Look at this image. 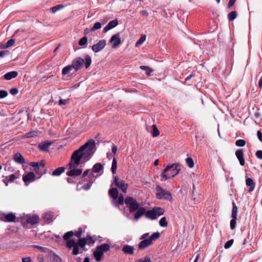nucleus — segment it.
Here are the masks:
<instances>
[{
  "mask_svg": "<svg viewBox=\"0 0 262 262\" xmlns=\"http://www.w3.org/2000/svg\"><path fill=\"white\" fill-rule=\"evenodd\" d=\"M38 132L37 131H32L26 133L25 135L26 138H29L34 137L37 136Z\"/></svg>",
  "mask_w": 262,
  "mask_h": 262,
  "instance_id": "obj_42",
  "label": "nucleus"
},
{
  "mask_svg": "<svg viewBox=\"0 0 262 262\" xmlns=\"http://www.w3.org/2000/svg\"><path fill=\"white\" fill-rule=\"evenodd\" d=\"M76 244L83 251H87V249H85V246L87 244V240H86L85 237H83V238H79L78 239V241L76 242Z\"/></svg>",
  "mask_w": 262,
  "mask_h": 262,
  "instance_id": "obj_25",
  "label": "nucleus"
},
{
  "mask_svg": "<svg viewBox=\"0 0 262 262\" xmlns=\"http://www.w3.org/2000/svg\"><path fill=\"white\" fill-rule=\"evenodd\" d=\"M186 162L190 168H192L194 166V162L191 157L187 158L186 159Z\"/></svg>",
  "mask_w": 262,
  "mask_h": 262,
  "instance_id": "obj_43",
  "label": "nucleus"
},
{
  "mask_svg": "<svg viewBox=\"0 0 262 262\" xmlns=\"http://www.w3.org/2000/svg\"><path fill=\"white\" fill-rule=\"evenodd\" d=\"M35 174L33 172L30 171L26 175L23 176V180L26 186L35 180Z\"/></svg>",
  "mask_w": 262,
  "mask_h": 262,
  "instance_id": "obj_13",
  "label": "nucleus"
},
{
  "mask_svg": "<svg viewBox=\"0 0 262 262\" xmlns=\"http://www.w3.org/2000/svg\"><path fill=\"white\" fill-rule=\"evenodd\" d=\"M165 210L160 207H155L151 210L146 211V218L151 220H156L159 216L164 214Z\"/></svg>",
  "mask_w": 262,
  "mask_h": 262,
  "instance_id": "obj_5",
  "label": "nucleus"
},
{
  "mask_svg": "<svg viewBox=\"0 0 262 262\" xmlns=\"http://www.w3.org/2000/svg\"><path fill=\"white\" fill-rule=\"evenodd\" d=\"M88 42V38L86 36L82 37L79 41V45L80 46H84Z\"/></svg>",
  "mask_w": 262,
  "mask_h": 262,
  "instance_id": "obj_46",
  "label": "nucleus"
},
{
  "mask_svg": "<svg viewBox=\"0 0 262 262\" xmlns=\"http://www.w3.org/2000/svg\"><path fill=\"white\" fill-rule=\"evenodd\" d=\"M146 39L145 35L142 36L136 43V47H138L142 44Z\"/></svg>",
  "mask_w": 262,
  "mask_h": 262,
  "instance_id": "obj_45",
  "label": "nucleus"
},
{
  "mask_svg": "<svg viewBox=\"0 0 262 262\" xmlns=\"http://www.w3.org/2000/svg\"><path fill=\"white\" fill-rule=\"evenodd\" d=\"M22 262H32L30 257H27L22 258Z\"/></svg>",
  "mask_w": 262,
  "mask_h": 262,
  "instance_id": "obj_64",
  "label": "nucleus"
},
{
  "mask_svg": "<svg viewBox=\"0 0 262 262\" xmlns=\"http://www.w3.org/2000/svg\"><path fill=\"white\" fill-rule=\"evenodd\" d=\"M13 160L18 164H24L25 163V159L19 152H17L14 154Z\"/></svg>",
  "mask_w": 262,
  "mask_h": 262,
  "instance_id": "obj_20",
  "label": "nucleus"
},
{
  "mask_svg": "<svg viewBox=\"0 0 262 262\" xmlns=\"http://www.w3.org/2000/svg\"><path fill=\"white\" fill-rule=\"evenodd\" d=\"M246 141L243 139H238L235 141V144L238 147H243L246 145Z\"/></svg>",
  "mask_w": 262,
  "mask_h": 262,
  "instance_id": "obj_40",
  "label": "nucleus"
},
{
  "mask_svg": "<svg viewBox=\"0 0 262 262\" xmlns=\"http://www.w3.org/2000/svg\"><path fill=\"white\" fill-rule=\"evenodd\" d=\"M82 234V229L81 227L78 228V230L77 231L75 232L74 233V235L79 238H81V236Z\"/></svg>",
  "mask_w": 262,
  "mask_h": 262,
  "instance_id": "obj_52",
  "label": "nucleus"
},
{
  "mask_svg": "<svg viewBox=\"0 0 262 262\" xmlns=\"http://www.w3.org/2000/svg\"><path fill=\"white\" fill-rule=\"evenodd\" d=\"M234 240L233 239H230L227 241L224 245V248L226 249H229L233 244Z\"/></svg>",
  "mask_w": 262,
  "mask_h": 262,
  "instance_id": "obj_50",
  "label": "nucleus"
},
{
  "mask_svg": "<svg viewBox=\"0 0 262 262\" xmlns=\"http://www.w3.org/2000/svg\"><path fill=\"white\" fill-rule=\"evenodd\" d=\"M64 170L65 168L64 167H59L52 172V175L53 176H59L64 171Z\"/></svg>",
  "mask_w": 262,
  "mask_h": 262,
  "instance_id": "obj_29",
  "label": "nucleus"
},
{
  "mask_svg": "<svg viewBox=\"0 0 262 262\" xmlns=\"http://www.w3.org/2000/svg\"><path fill=\"white\" fill-rule=\"evenodd\" d=\"M15 42V39H9L6 43V47H10L13 45V44Z\"/></svg>",
  "mask_w": 262,
  "mask_h": 262,
  "instance_id": "obj_54",
  "label": "nucleus"
},
{
  "mask_svg": "<svg viewBox=\"0 0 262 262\" xmlns=\"http://www.w3.org/2000/svg\"><path fill=\"white\" fill-rule=\"evenodd\" d=\"M156 197L159 200H166L170 201L172 199V195L170 192L164 189L161 188L159 185L156 187Z\"/></svg>",
  "mask_w": 262,
  "mask_h": 262,
  "instance_id": "obj_7",
  "label": "nucleus"
},
{
  "mask_svg": "<svg viewBox=\"0 0 262 262\" xmlns=\"http://www.w3.org/2000/svg\"><path fill=\"white\" fill-rule=\"evenodd\" d=\"M237 16V12L235 11H231L228 14V18L229 20H233Z\"/></svg>",
  "mask_w": 262,
  "mask_h": 262,
  "instance_id": "obj_38",
  "label": "nucleus"
},
{
  "mask_svg": "<svg viewBox=\"0 0 262 262\" xmlns=\"http://www.w3.org/2000/svg\"><path fill=\"white\" fill-rule=\"evenodd\" d=\"M110 250V246L108 244H103L97 246L93 252V255L97 261H100L103 256L104 253Z\"/></svg>",
  "mask_w": 262,
  "mask_h": 262,
  "instance_id": "obj_4",
  "label": "nucleus"
},
{
  "mask_svg": "<svg viewBox=\"0 0 262 262\" xmlns=\"http://www.w3.org/2000/svg\"><path fill=\"white\" fill-rule=\"evenodd\" d=\"M37 260L38 262H44V257L42 255H39L37 256Z\"/></svg>",
  "mask_w": 262,
  "mask_h": 262,
  "instance_id": "obj_62",
  "label": "nucleus"
},
{
  "mask_svg": "<svg viewBox=\"0 0 262 262\" xmlns=\"http://www.w3.org/2000/svg\"><path fill=\"white\" fill-rule=\"evenodd\" d=\"M117 168V161L115 158H113L111 167V171L113 174H115L116 173V170Z\"/></svg>",
  "mask_w": 262,
  "mask_h": 262,
  "instance_id": "obj_33",
  "label": "nucleus"
},
{
  "mask_svg": "<svg viewBox=\"0 0 262 262\" xmlns=\"http://www.w3.org/2000/svg\"><path fill=\"white\" fill-rule=\"evenodd\" d=\"M117 202H115V204L116 206H118V205H123L124 203V200L122 194H120L118 197Z\"/></svg>",
  "mask_w": 262,
  "mask_h": 262,
  "instance_id": "obj_41",
  "label": "nucleus"
},
{
  "mask_svg": "<svg viewBox=\"0 0 262 262\" xmlns=\"http://www.w3.org/2000/svg\"><path fill=\"white\" fill-rule=\"evenodd\" d=\"M246 184L247 186H249L248 192L251 193L254 189L255 186V183L250 178H247L246 179Z\"/></svg>",
  "mask_w": 262,
  "mask_h": 262,
  "instance_id": "obj_19",
  "label": "nucleus"
},
{
  "mask_svg": "<svg viewBox=\"0 0 262 262\" xmlns=\"http://www.w3.org/2000/svg\"><path fill=\"white\" fill-rule=\"evenodd\" d=\"M110 42H113L112 45L113 48H116L119 45H120L121 39L120 37V33H118L113 35L110 40Z\"/></svg>",
  "mask_w": 262,
  "mask_h": 262,
  "instance_id": "obj_15",
  "label": "nucleus"
},
{
  "mask_svg": "<svg viewBox=\"0 0 262 262\" xmlns=\"http://www.w3.org/2000/svg\"><path fill=\"white\" fill-rule=\"evenodd\" d=\"M232 211H231V217L232 218H237L238 208L234 202H232Z\"/></svg>",
  "mask_w": 262,
  "mask_h": 262,
  "instance_id": "obj_30",
  "label": "nucleus"
},
{
  "mask_svg": "<svg viewBox=\"0 0 262 262\" xmlns=\"http://www.w3.org/2000/svg\"><path fill=\"white\" fill-rule=\"evenodd\" d=\"M62 7H63L62 5H56L51 8V12L53 13H54L56 12L57 11H58L59 10H60Z\"/></svg>",
  "mask_w": 262,
  "mask_h": 262,
  "instance_id": "obj_51",
  "label": "nucleus"
},
{
  "mask_svg": "<svg viewBox=\"0 0 262 262\" xmlns=\"http://www.w3.org/2000/svg\"><path fill=\"white\" fill-rule=\"evenodd\" d=\"M237 218H232L230 221V227L231 230H233L236 228Z\"/></svg>",
  "mask_w": 262,
  "mask_h": 262,
  "instance_id": "obj_44",
  "label": "nucleus"
},
{
  "mask_svg": "<svg viewBox=\"0 0 262 262\" xmlns=\"http://www.w3.org/2000/svg\"><path fill=\"white\" fill-rule=\"evenodd\" d=\"M124 203L128 207L130 213L135 212L140 206L137 200L132 196H127L124 200Z\"/></svg>",
  "mask_w": 262,
  "mask_h": 262,
  "instance_id": "obj_8",
  "label": "nucleus"
},
{
  "mask_svg": "<svg viewBox=\"0 0 262 262\" xmlns=\"http://www.w3.org/2000/svg\"><path fill=\"white\" fill-rule=\"evenodd\" d=\"M8 95V93L5 90H0V98H4Z\"/></svg>",
  "mask_w": 262,
  "mask_h": 262,
  "instance_id": "obj_56",
  "label": "nucleus"
},
{
  "mask_svg": "<svg viewBox=\"0 0 262 262\" xmlns=\"http://www.w3.org/2000/svg\"><path fill=\"white\" fill-rule=\"evenodd\" d=\"M118 25V20L115 19L108 23V24L104 28L103 32L105 33L108 30L115 28Z\"/></svg>",
  "mask_w": 262,
  "mask_h": 262,
  "instance_id": "obj_18",
  "label": "nucleus"
},
{
  "mask_svg": "<svg viewBox=\"0 0 262 262\" xmlns=\"http://www.w3.org/2000/svg\"><path fill=\"white\" fill-rule=\"evenodd\" d=\"M39 218L38 216L36 215H33L32 216H29L27 217L26 222L31 224V225H33L36 223L39 222Z\"/></svg>",
  "mask_w": 262,
  "mask_h": 262,
  "instance_id": "obj_21",
  "label": "nucleus"
},
{
  "mask_svg": "<svg viewBox=\"0 0 262 262\" xmlns=\"http://www.w3.org/2000/svg\"><path fill=\"white\" fill-rule=\"evenodd\" d=\"M52 143L50 142H43L39 144L38 147L41 151H48Z\"/></svg>",
  "mask_w": 262,
  "mask_h": 262,
  "instance_id": "obj_23",
  "label": "nucleus"
},
{
  "mask_svg": "<svg viewBox=\"0 0 262 262\" xmlns=\"http://www.w3.org/2000/svg\"><path fill=\"white\" fill-rule=\"evenodd\" d=\"M74 70L72 64L68 65L64 67L62 70V74L65 75L71 73V71Z\"/></svg>",
  "mask_w": 262,
  "mask_h": 262,
  "instance_id": "obj_31",
  "label": "nucleus"
},
{
  "mask_svg": "<svg viewBox=\"0 0 262 262\" xmlns=\"http://www.w3.org/2000/svg\"><path fill=\"white\" fill-rule=\"evenodd\" d=\"M236 1V0H229V3L228 4V8H231L234 5Z\"/></svg>",
  "mask_w": 262,
  "mask_h": 262,
  "instance_id": "obj_60",
  "label": "nucleus"
},
{
  "mask_svg": "<svg viewBox=\"0 0 262 262\" xmlns=\"http://www.w3.org/2000/svg\"><path fill=\"white\" fill-rule=\"evenodd\" d=\"M15 219L16 216L12 212H10L9 213L5 214L3 216L0 217L1 220L9 223L15 222Z\"/></svg>",
  "mask_w": 262,
  "mask_h": 262,
  "instance_id": "obj_16",
  "label": "nucleus"
},
{
  "mask_svg": "<svg viewBox=\"0 0 262 262\" xmlns=\"http://www.w3.org/2000/svg\"><path fill=\"white\" fill-rule=\"evenodd\" d=\"M106 46L105 40H100L96 44L94 45L91 48L92 51L95 53H98L103 50Z\"/></svg>",
  "mask_w": 262,
  "mask_h": 262,
  "instance_id": "obj_12",
  "label": "nucleus"
},
{
  "mask_svg": "<svg viewBox=\"0 0 262 262\" xmlns=\"http://www.w3.org/2000/svg\"><path fill=\"white\" fill-rule=\"evenodd\" d=\"M257 137L260 141H262V133L260 130H258L257 132Z\"/></svg>",
  "mask_w": 262,
  "mask_h": 262,
  "instance_id": "obj_63",
  "label": "nucleus"
},
{
  "mask_svg": "<svg viewBox=\"0 0 262 262\" xmlns=\"http://www.w3.org/2000/svg\"><path fill=\"white\" fill-rule=\"evenodd\" d=\"M160 226L162 227H166L168 225V222L166 217H162L159 221Z\"/></svg>",
  "mask_w": 262,
  "mask_h": 262,
  "instance_id": "obj_37",
  "label": "nucleus"
},
{
  "mask_svg": "<svg viewBox=\"0 0 262 262\" xmlns=\"http://www.w3.org/2000/svg\"><path fill=\"white\" fill-rule=\"evenodd\" d=\"M10 93L12 95H15L18 93V90L17 88H12L10 90Z\"/></svg>",
  "mask_w": 262,
  "mask_h": 262,
  "instance_id": "obj_58",
  "label": "nucleus"
},
{
  "mask_svg": "<svg viewBox=\"0 0 262 262\" xmlns=\"http://www.w3.org/2000/svg\"><path fill=\"white\" fill-rule=\"evenodd\" d=\"M133 246L125 245L122 247V252L126 254L133 255L134 254Z\"/></svg>",
  "mask_w": 262,
  "mask_h": 262,
  "instance_id": "obj_22",
  "label": "nucleus"
},
{
  "mask_svg": "<svg viewBox=\"0 0 262 262\" xmlns=\"http://www.w3.org/2000/svg\"><path fill=\"white\" fill-rule=\"evenodd\" d=\"M30 165L33 167L34 170L38 174L42 175L44 172L45 163L43 161L38 162H31Z\"/></svg>",
  "mask_w": 262,
  "mask_h": 262,
  "instance_id": "obj_10",
  "label": "nucleus"
},
{
  "mask_svg": "<svg viewBox=\"0 0 262 262\" xmlns=\"http://www.w3.org/2000/svg\"><path fill=\"white\" fill-rule=\"evenodd\" d=\"M134 214V219L138 221L142 215L146 213V209L144 207H139L136 211Z\"/></svg>",
  "mask_w": 262,
  "mask_h": 262,
  "instance_id": "obj_17",
  "label": "nucleus"
},
{
  "mask_svg": "<svg viewBox=\"0 0 262 262\" xmlns=\"http://www.w3.org/2000/svg\"><path fill=\"white\" fill-rule=\"evenodd\" d=\"M92 63V59L90 55H86L84 60L81 57H77L73 60L72 62V67L75 72L78 71L84 64L86 69L90 67Z\"/></svg>",
  "mask_w": 262,
  "mask_h": 262,
  "instance_id": "obj_3",
  "label": "nucleus"
},
{
  "mask_svg": "<svg viewBox=\"0 0 262 262\" xmlns=\"http://www.w3.org/2000/svg\"><path fill=\"white\" fill-rule=\"evenodd\" d=\"M160 236V234L158 232L153 233L149 238L143 239L141 242H140L138 247L139 249L143 250L148 247L152 244L153 241L159 238Z\"/></svg>",
  "mask_w": 262,
  "mask_h": 262,
  "instance_id": "obj_6",
  "label": "nucleus"
},
{
  "mask_svg": "<svg viewBox=\"0 0 262 262\" xmlns=\"http://www.w3.org/2000/svg\"><path fill=\"white\" fill-rule=\"evenodd\" d=\"M140 68L145 71L147 76H150L151 75V72L153 71L150 68L145 66H141Z\"/></svg>",
  "mask_w": 262,
  "mask_h": 262,
  "instance_id": "obj_36",
  "label": "nucleus"
},
{
  "mask_svg": "<svg viewBox=\"0 0 262 262\" xmlns=\"http://www.w3.org/2000/svg\"><path fill=\"white\" fill-rule=\"evenodd\" d=\"M67 247L70 249L73 248L72 254L76 255L80 253L79 251L80 247L76 244L75 239H72L66 242Z\"/></svg>",
  "mask_w": 262,
  "mask_h": 262,
  "instance_id": "obj_9",
  "label": "nucleus"
},
{
  "mask_svg": "<svg viewBox=\"0 0 262 262\" xmlns=\"http://www.w3.org/2000/svg\"><path fill=\"white\" fill-rule=\"evenodd\" d=\"M67 181L69 184H75L77 181L76 177L72 176L67 178Z\"/></svg>",
  "mask_w": 262,
  "mask_h": 262,
  "instance_id": "obj_49",
  "label": "nucleus"
},
{
  "mask_svg": "<svg viewBox=\"0 0 262 262\" xmlns=\"http://www.w3.org/2000/svg\"><path fill=\"white\" fill-rule=\"evenodd\" d=\"M53 216L54 214L53 212H49L43 214V218L45 220L49 221L52 219Z\"/></svg>",
  "mask_w": 262,
  "mask_h": 262,
  "instance_id": "obj_35",
  "label": "nucleus"
},
{
  "mask_svg": "<svg viewBox=\"0 0 262 262\" xmlns=\"http://www.w3.org/2000/svg\"><path fill=\"white\" fill-rule=\"evenodd\" d=\"M136 262H151L150 257L146 256L137 260Z\"/></svg>",
  "mask_w": 262,
  "mask_h": 262,
  "instance_id": "obj_53",
  "label": "nucleus"
},
{
  "mask_svg": "<svg viewBox=\"0 0 262 262\" xmlns=\"http://www.w3.org/2000/svg\"><path fill=\"white\" fill-rule=\"evenodd\" d=\"M9 52L7 50H3L0 51V57H3L5 55H8Z\"/></svg>",
  "mask_w": 262,
  "mask_h": 262,
  "instance_id": "obj_59",
  "label": "nucleus"
},
{
  "mask_svg": "<svg viewBox=\"0 0 262 262\" xmlns=\"http://www.w3.org/2000/svg\"><path fill=\"white\" fill-rule=\"evenodd\" d=\"M103 169V166L100 163H96L93 167L92 170L94 172H99Z\"/></svg>",
  "mask_w": 262,
  "mask_h": 262,
  "instance_id": "obj_28",
  "label": "nucleus"
},
{
  "mask_svg": "<svg viewBox=\"0 0 262 262\" xmlns=\"http://www.w3.org/2000/svg\"><path fill=\"white\" fill-rule=\"evenodd\" d=\"M50 258L54 262H61L62 259L54 252H52L50 254Z\"/></svg>",
  "mask_w": 262,
  "mask_h": 262,
  "instance_id": "obj_32",
  "label": "nucleus"
},
{
  "mask_svg": "<svg viewBox=\"0 0 262 262\" xmlns=\"http://www.w3.org/2000/svg\"><path fill=\"white\" fill-rule=\"evenodd\" d=\"M101 26H102V25H101V24L100 23L97 22V23L94 24V25L93 26V27L91 29V31H94L95 30L99 29L101 28Z\"/></svg>",
  "mask_w": 262,
  "mask_h": 262,
  "instance_id": "obj_48",
  "label": "nucleus"
},
{
  "mask_svg": "<svg viewBox=\"0 0 262 262\" xmlns=\"http://www.w3.org/2000/svg\"><path fill=\"white\" fill-rule=\"evenodd\" d=\"M92 184V183H91V182L85 184L84 185H83L82 186V188L85 190H88L91 188Z\"/></svg>",
  "mask_w": 262,
  "mask_h": 262,
  "instance_id": "obj_55",
  "label": "nucleus"
},
{
  "mask_svg": "<svg viewBox=\"0 0 262 262\" xmlns=\"http://www.w3.org/2000/svg\"><path fill=\"white\" fill-rule=\"evenodd\" d=\"M255 156L258 159L262 160V150H257L255 153Z\"/></svg>",
  "mask_w": 262,
  "mask_h": 262,
  "instance_id": "obj_57",
  "label": "nucleus"
},
{
  "mask_svg": "<svg viewBox=\"0 0 262 262\" xmlns=\"http://www.w3.org/2000/svg\"><path fill=\"white\" fill-rule=\"evenodd\" d=\"M17 178L15 174H11V175L6 177L3 180L6 186L8 185L9 183H12Z\"/></svg>",
  "mask_w": 262,
  "mask_h": 262,
  "instance_id": "obj_24",
  "label": "nucleus"
},
{
  "mask_svg": "<svg viewBox=\"0 0 262 262\" xmlns=\"http://www.w3.org/2000/svg\"><path fill=\"white\" fill-rule=\"evenodd\" d=\"M259 110L257 109V111L254 113V117L257 119H259L260 117L261 116V114L259 112Z\"/></svg>",
  "mask_w": 262,
  "mask_h": 262,
  "instance_id": "obj_61",
  "label": "nucleus"
},
{
  "mask_svg": "<svg viewBox=\"0 0 262 262\" xmlns=\"http://www.w3.org/2000/svg\"><path fill=\"white\" fill-rule=\"evenodd\" d=\"M244 150L243 148L238 149L235 153L236 158L238 159L239 164L241 166H244L245 164V161L244 158Z\"/></svg>",
  "mask_w": 262,
  "mask_h": 262,
  "instance_id": "obj_14",
  "label": "nucleus"
},
{
  "mask_svg": "<svg viewBox=\"0 0 262 262\" xmlns=\"http://www.w3.org/2000/svg\"><path fill=\"white\" fill-rule=\"evenodd\" d=\"M108 194L114 200H116L118 197V191L116 188L110 189Z\"/></svg>",
  "mask_w": 262,
  "mask_h": 262,
  "instance_id": "obj_27",
  "label": "nucleus"
},
{
  "mask_svg": "<svg viewBox=\"0 0 262 262\" xmlns=\"http://www.w3.org/2000/svg\"><path fill=\"white\" fill-rule=\"evenodd\" d=\"M183 166L180 163H173L171 165H168L161 174V177L164 181L171 179L179 174Z\"/></svg>",
  "mask_w": 262,
  "mask_h": 262,
  "instance_id": "obj_2",
  "label": "nucleus"
},
{
  "mask_svg": "<svg viewBox=\"0 0 262 262\" xmlns=\"http://www.w3.org/2000/svg\"><path fill=\"white\" fill-rule=\"evenodd\" d=\"M160 134V132L158 130V128L156 127L155 125H153V131L152 133V136L154 137H157L159 136Z\"/></svg>",
  "mask_w": 262,
  "mask_h": 262,
  "instance_id": "obj_47",
  "label": "nucleus"
},
{
  "mask_svg": "<svg viewBox=\"0 0 262 262\" xmlns=\"http://www.w3.org/2000/svg\"><path fill=\"white\" fill-rule=\"evenodd\" d=\"M114 185L121 189L123 193H126L128 186V184L125 183L122 180L119 179L117 176H114Z\"/></svg>",
  "mask_w": 262,
  "mask_h": 262,
  "instance_id": "obj_11",
  "label": "nucleus"
},
{
  "mask_svg": "<svg viewBox=\"0 0 262 262\" xmlns=\"http://www.w3.org/2000/svg\"><path fill=\"white\" fill-rule=\"evenodd\" d=\"M95 141L90 139L72 154L70 161L68 165V171L66 174L68 177H76L81 175L82 168L75 167L80 164H83L89 161L94 154V147Z\"/></svg>",
  "mask_w": 262,
  "mask_h": 262,
  "instance_id": "obj_1",
  "label": "nucleus"
},
{
  "mask_svg": "<svg viewBox=\"0 0 262 262\" xmlns=\"http://www.w3.org/2000/svg\"><path fill=\"white\" fill-rule=\"evenodd\" d=\"M74 235V232L72 231L67 232L63 236V239L64 241L70 240V238H71Z\"/></svg>",
  "mask_w": 262,
  "mask_h": 262,
  "instance_id": "obj_34",
  "label": "nucleus"
},
{
  "mask_svg": "<svg viewBox=\"0 0 262 262\" xmlns=\"http://www.w3.org/2000/svg\"><path fill=\"white\" fill-rule=\"evenodd\" d=\"M18 75V73L16 71H11L7 73L4 75V78L7 80H11L14 78Z\"/></svg>",
  "mask_w": 262,
  "mask_h": 262,
  "instance_id": "obj_26",
  "label": "nucleus"
},
{
  "mask_svg": "<svg viewBox=\"0 0 262 262\" xmlns=\"http://www.w3.org/2000/svg\"><path fill=\"white\" fill-rule=\"evenodd\" d=\"M86 240H87V244L89 245H93L95 242V240L90 235H87L85 237Z\"/></svg>",
  "mask_w": 262,
  "mask_h": 262,
  "instance_id": "obj_39",
  "label": "nucleus"
}]
</instances>
